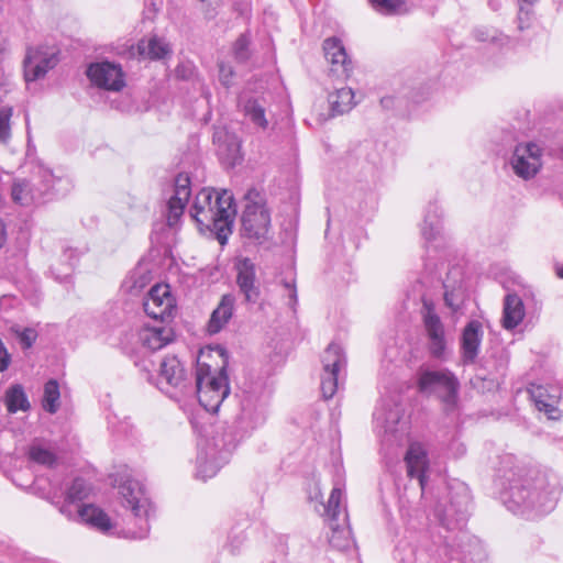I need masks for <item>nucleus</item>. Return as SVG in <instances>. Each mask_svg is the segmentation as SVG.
I'll list each match as a JSON object with an SVG mask.
<instances>
[{
  "label": "nucleus",
  "instance_id": "obj_1",
  "mask_svg": "<svg viewBox=\"0 0 563 563\" xmlns=\"http://www.w3.org/2000/svg\"><path fill=\"white\" fill-rule=\"evenodd\" d=\"M496 485L500 488V498L507 509L529 518L554 509L560 493L558 483H551L539 471L512 466L511 457L503 461Z\"/></svg>",
  "mask_w": 563,
  "mask_h": 563
},
{
  "label": "nucleus",
  "instance_id": "obj_2",
  "mask_svg": "<svg viewBox=\"0 0 563 563\" xmlns=\"http://www.w3.org/2000/svg\"><path fill=\"white\" fill-rule=\"evenodd\" d=\"M471 497L467 488L461 486L459 490L451 496L450 503L441 508H435V516L441 525L449 531L457 530L452 543L445 537V542L452 548L453 558L462 563H483L486 553L481 541L463 530L470 514Z\"/></svg>",
  "mask_w": 563,
  "mask_h": 563
},
{
  "label": "nucleus",
  "instance_id": "obj_3",
  "mask_svg": "<svg viewBox=\"0 0 563 563\" xmlns=\"http://www.w3.org/2000/svg\"><path fill=\"white\" fill-rule=\"evenodd\" d=\"M234 213L233 196L225 189L221 191L209 188L201 189L190 210V214L198 225L213 232L221 244L231 233Z\"/></svg>",
  "mask_w": 563,
  "mask_h": 563
},
{
  "label": "nucleus",
  "instance_id": "obj_4",
  "mask_svg": "<svg viewBox=\"0 0 563 563\" xmlns=\"http://www.w3.org/2000/svg\"><path fill=\"white\" fill-rule=\"evenodd\" d=\"M196 389L199 404L209 412L217 413L220 406L230 395V383L227 373V361L217 374L210 373V366L198 363L196 372Z\"/></svg>",
  "mask_w": 563,
  "mask_h": 563
},
{
  "label": "nucleus",
  "instance_id": "obj_5",
  "mask_svg": "<svg viewBox=\"0 0 563 563\" xmlns=\"http://www.w3.org/2000/svg\"><path fill=\"white\" fill-rule=\"evenodd\" d=\"M419 391L426 396L437 397L446 413L454 412L459 407L460 382L448 368H424L418 375Z\"/></svg>",
  "mask_w": 563,
  "mask_h": 563
},
{
  "label": "nucleus",
  "instance_id": "obj_6",
  "mask_svg": "<svg viewBox=\"0 0 563 563\" xmlns=\"http://www.w3.org/2000/svg\"><path fill=\"white\" fill-rule=\"evenodd\" d=\"M119 494L123 498V505L130 508L135 528L128 530V537L144 539L150 532V518L152 504L146 496L144 486L136 479L126 478L119 485Z\"/></svg>",
  "mask_w": 563,
  "mask_h": 563
},
{
  "label": "nucleus",
  "instance_id": "obj_7",
  "mask_svg": "<svg viewBox=\"0 0 563 563\" xmlns=\"http://www.w3.org/2000/svg\"><path fill=\"white\" fill-rule=\"evenodd\" d=\"M376 429L389 445L400 444L408 432V420L405 410L396 397L382 399L374 412Z\"/></svg>",
  "mask_w": 563,
  "mask_h": 563
},
{
  "label": "nucleus",
  "instance_id": "obj_8",
  "mask_svg": "<svg viewBox=\"0 0 563 563\" xmlns=\"http://www.w3.org/2000/svg\"><path fill=\"white\" fill-rule=\"evenodd\" d=\"M196 476L203 481L213 477L229 462L235 444L225 442L223 438L212 437L198 444Z\"/></svg>",
  "mask_w": 563,
  "mask_h": 563
},
{
  "label": "nucleus",
  "instance_id": "obj_9",
  "mask_svg": "<svg viewBox=\"0 0 563 563\" xmlns=\"http://www.w3.org/2000/svg\"><path fill=\"white\" fill-rule=\"evenodd\" d=\"M245 199L247 202L242 216V232L246 238L262 242L268 238L269 233V210L261 194L255 189H250Z\"/></svg>",
  "mask_w": 563,
  "mask_h": 563
},
{
  "label": "nucleus",
  "instance_id": "obj_10",
  "mask_svg": "<svg viewBox=\"0 0 563 563\" xmlns=\"http://www.w3.org/2000/svg\"><path fill=\"white\" fill-rule=\"evenodd\" d=\"M321 393L325 399L334 396L340 382L344 378L346 356L336 343H331L324 350L322 357Z\"/></svg>",
  "mask_w": 563,
  "mask_h": 563
},
{
  "label": "nucleus",
  "instance_id": "obj_11",
  "mask_svg": "<svg viewBox=\"0 0 563 563\" xmlns=\"http://www.w3.org/2000/svg\"><path fill=\"white\" fill-rule=\"evenodd\" d=\"M342 496V488L339 483H336L331 490L327 505H323V511L329 519V526L331 529V534L329 537L330 545L336 550L345 551L351 548L353 541L351 538V531L349 527L345 526L347 515L344 514L342 523L339 522Z\"/></svg>",
  "mask_w": 563,
  "mask_h": 563
},
{
  "label": "nucleus",
  "instance_id": "obj_12",
  "mask_svg": "<svg viewBox=\"0 0 563 563\" xmlns=\"http://www.w3.org/2000/svg\"><path fill=\"white\" fill-rule=\"evenodd\" d=\"M266 401L254 391H244L240 400V411L234 423L241 437L264 424L266 420Z\"/></svg>",
  "mask_w": 563,
  "mask_h": 563
},
{
  "label": "nucleus",
  "instance_id": "obj_13",
  "mask_svg": "<svg viewBox=\"0 0 563 563\" xmlns=\"http://www.w3.org/2000/svg\"><path fill=\"white\" fill-rule=\"evenodd\" d=\"M421 317L428 339V351L430 355L438 360H443L446 350V339L444 325L435 312L431 300L422 298Z\"/></svg>",
  "mask_w": 563,
  "mask_h": 563
},
{
  "label": "nucleus",
  "instance_id": "obj_14",
  "mask_svg": "<svg viewBox=\"0 0 563 563\" xmlns=\"http://www.w3.org/2000/svg\"><path fill=\"white\" fill-rule=\"evenodd\" d=\"M145 313L155 320L167 322L174 318L177 311L176 302L166 284L154 285L143 301Z\"/></svg>",
  "mask_w": 563,
  "mask_h": 563
},
{
  "label": "nucleus",
  "instance_id": "obj_15",
  "mask_svg": "<svg viewBox=\"0 0 563 563\" xmlns=\"http://www.w3.org/2000/svg\"><path fill=\"white\" fill-rule=\"evenodd\" d=\"M58 63L57 53L48 46H29L23 59L24 79L26 82L45 77Z\"/></svg>",
  "mask_w": 563,
  "mask_h": 563
},
{
  "label": "nucleus",
  "instance_id": "obj_16",
  "mask_svg": "<svg viewBox=\"0 0 563 563\" xmlns=\"http://www.w3.org/2000/svg\"><path fill=\"white\" fill-rule=\"evenodd\" d=\"M510 165L518 177L525 180L533 178L542 167V148L533 142L518 144Z\"/></svg>",
  "mask_w": 563,
  "mask_h": 563
},
{
  "label": "nucleus",
  "instance_id": "obj_17",
  "mask_svg": "<svg viewBox=\"0 0 563 563\" xmlns=\"http://www.w3.org/2000/svg\"><path fill=\"white\" fill-rule=\"evenodd\" d=\"M86 75L92 85L104 90L120 91L125 86L121 65L108 60L91 63Z\"/></svg>",
  "mask_w": 563,
  "mask_h": 563
},
{
  "label": "nucleus",
  "instance_id": "obj_18",
  "mask_svg": "<svg viewBox=\"0 0 563 563\" xmlns=\"http://www.w3.org/2000/svg\"><path fill=\"white\" fill-rule=\"evenodd\" d=\"M236 285L246 303H257L261 298L260 282L256 277V265L249 257L236 258L234 263Z\"/></svg>",
  "mask_w": 563,
  "mask_h": 563
},
{
  "label": "nucleus",
  "instance_id": "obj_19",
  "mask_svg": "<svg viewBox=\"0 0 563 563\" xmlns=\"http://www.w3.org/2000/svg\"><path fill=\"white\" fill-rule=\"evenodd\" d=\"M407 475L411 479L416 478L421 494H423L428 483V472L430 468L429 457L426 449L420 443H411L405 455Z\"/></svg>",
  "mask_w": 563,
  "mask_h": 563
},
{
  "label": "nucleus",
  "instance_id": "obj_20",
  "mask_svg": "<svg viewBox=\"0 0 563 563\" xmlns=\"http://www.w3.org/2000/svg\"><path fill=\"white\" fill-rule=\"evenodd\" d=\"M35 175L37 181L34 184L37 192L41 194L42 202L63 196L69 189V180L67 178L55 175L51 168L44 165L37 166Z\"/></svg>",
  "mask_w": 563,
  "mask_h": 563
},
{
  "label": "nucleus",
  "instance_id": "obj_21",
  "mask_svg": "<svg viewBox=\"0 0 563 563\" xmlns=\"http://www.w3.org/2000/svg\"><path fill=\"white\" fill-rule=\"evenodd\" d=\"M323 51L327 60L331 64L330 73L342 79H346L352 71V60L349 58L342 42L330 37L323 42Z\"/></svg>",
  "mask_w": 563,
  "mask_h": 563
},
{
  "label": "nucleus",
  "instance_id": "obj_22",
  "mask_svg": "<svg viewBox=\"0 0 563 563\" xmlns=\"http://www.w3.org/2000/svg\"><path fill=\"white\" fill-rule=\"evenodd\" d=\"M443 299L453 312L461 309L466 298V287L461 267H452L443 280Z\"/></svg>",
  "mask_w": 563,
  "mask_h": 563
},
{
  "label": "nucleus",
  "instance_id": "obj_23",
  "mask_svg": "<svg viewBox=\"0 0 563 563\" xmlns=\"http://www.w3.org/2000/svg\"><path fill=\"white\" fill-rule=\"evenodd\" d=\"M190 179L188 175L179 174L175 178L174 195L169 198L167 203L168 227H174L178 223L190 197Z\"/></svg>",
  "mask_w": 563,
  "mask_h": 563
},
{
  "label": "nucleus",
  "instance_id": "obj_24",
  "mask_svg": "<svg viewBox=\"0 0 563 563\" xmlns=\"http://www.w3.org/2000/svg\"><path fill=\"white\" fill-rule=\"evenodd\" d=\"M238 107L246 118L257 128L266 130L268 121L266 119V100L264 97L253 95L249 90H243L238 97Z\"/></svg>",
  "mask_w": 563,
  "mask_h": 563
},
{
  "label": "nucleus",
  "instance_id": "obj_25",
  "mask_svg": "<svg viewBox=\"0 0 563 563\" xmlns=\"http://www.w3.org/2000/svg\"><path fill=\"white\" fill-rule=\"evenodd\" d=\"M89 487L85 479L75 478L71 485L67 488L63 501L53 500L52 504L58 507L62 515L69 520L75 519L77 509L84 507L81 501L88 497Z\"/></svg>",
  "mask_w": 563,
  "mask_h": 563
},
{
  "label": "nucleus",
  "instance_id": "obj_26",
  "mask_svg": "<svg viewBox=\"0 0 563 563\" xmlns=\"http://www.w3.org/2000/svg\"><path fill=\"white\" fill-rule=\"evenodd\" d=\"M186 387L185 369L176 356L162 360L159 366V388L173 397L169 388L184 389Z\"/></svg>",
  "mask_w": 563,
  "mask_h": 563
},
{
  "label": "nucleus",
  "instance_id": "obj_27",
  "mask_svg": "<svg viewBox=\"0 0 563 563\" xmlns=\"http://www.w3.org/2000/svg\"><path fill=\"white\" fill-rule=\"evenodd\" d=\"M482 324L477 320L470 321L462 333V357L465 364L475 362L482 342Z\"/></svg>",
  "mask_w": 563,
  "mask_h": 563
},
{
  "label": "nucleus",
  "instance_id": "obj_28",
  "mask_svg": "<svg viewBox=\"0 0 563 563\" xmlns=\"http://www.w3.org/2000/svg\"><path fill=\"white\" fill-rule=\"evenodd\" d=\"M235 297L232 294H225L217 308L212 311L207 330L210 334L219 333L233 316Z\"/></svg>",
  "mask_w": 563,
  "mask_h": 563
},
{
  "label": "nucleus",
  "instance_id": "obj_29",
  "mask_svg": "<svg viewBox=\"0 0 563 563\" xmlns=\"http://www.w3.org/2000/svg\"><path fill=\"white\" fill-rule=\"evenodd\" d=\"M174 330L169 325L144 327L140 332V341L151 351H157L174 340Z\"/></svg>",
  "mask_w": 563,
  "mask_h": 563
},
{
  "label": "nucleus",
  "instance_id": "obj_30",
  "mask_svg": "<svg viewBox=\"0 0 563 563\" xmlns=\"http://www.w3.org/2000/svg\"><path fill=\"white\" fill-rule=\"evenodd\" d=\"M11 198L14 203L27 207L33 203H42L41 194L35 184L25 178H15L11 186Z\"/></svg>",
  "mask_w": 563,
  "mask_h": 563
},
{
  "label": "nucleus",
  "instance_id": "obj_31",
  "mask_svg": "<svg viewBox=\"0 0 563 563\" xmlns=\"http://www.w3.org/2000/svg\"><path fill=\"white\" fill-rule=\"evenodd\" d=\"M75 521L85 522L99 531L107 533L111 530L112 523L109 516L93 505H85L77 509Z\"/></svg>",
  "mask_w": 563,
  "mask_h": 563
},
{
  "label": "nucleus",
  "instance_id": "obj_32",
  "mask_svg": "<svg viewBox=\"0 0 563 563\" xmlns=\"http://www.w3.org/2000/svg\"><path fill=\"white\" fill-rule=\"evenodd\" d=\"M530 397L539 411L544 412L549 419L559 418L558 396L549 394L543 386H532Z\"/></svg>",
  "mask_w": 563,
  "mask_h": 563
},
{
  "label": "nucleus",
  "instance_id": "obj_33",
  "mask_svg": "<svg viewBox=\"0 0 563 563\" xmlns=\"http://www.w3.org/2000/svg\"><path fill=\"white\" fill-rule=\"evenodd\" d=\"M525 317L521 298L516 294H508L504 302L503 325L507 330L515 329Z\"/></svg>",
  "mask_w": 563,
  "mask_h": 563
},
{
  "label": "nucleus",
  "instance_id": "obj_34",
  "mask_svg": "<svg viewBox=\"0 0 563 563\" xmlns=\"http://www.w3.org/2000/svg\"><path fill=\"white\" fill-rule=\"evenodd\" d=\"M136 48L140 56L150 59H162L170 53L169 45L157 36L147 41L141 40Z\"/></svg>",
  "mask_w": 563,
  "mask_h": 563
},
{
  "label": "nucleus",
  "instance_id": "obj_35",
  "mask_svg": "<svg viewBox=\"0 0 563 563\" xmlns=\"http://www.w3.org/2000/svg\"><path fill=\"white\" fill-rule=\"evenodd\" d=\"M441 231V210L437 203H430L421 227L422 236L426 241H432Z\"/></svg>",
  "mask_w": 563,
  "mask_h": 563
},
{
  "label": "nucleus",
  "instance_id": "obj_36",
  "mask_svg": "<svg viewBox=\"0 0 563 563\" xmlns=\"http://www.w3.org/2000/svg\"><path fill=\"white\" fill-rule=\"evenodd\" d=\"M333 113L343 114L354 106V92L349 87H342L328 97Z\"/></svg>",
  "mask_w": 563,
  "mask_h": 563
},
{
  "label": "nucleus",
  "instance_id": "obj_37",
  "mask_svg": "<svg viewBox=\"0 0 563 563\" xmlns=\"http://www.w3.org/2000/svg\"><path fill=\"white\" fill-rule=\"evenodd\" d=\"M27 457L32 463L44 467H53L57 463V456L53 450L41 442H33L27 450Z\"/></svg>",
  "mask_w": 563,
  "mask_h": 563
},
{
  "label": "nucleus",
  "instance_id": "obj_38",
  "mask_svg": "<svg viewBox=\"0 0 563 563\" xmlns=\"http://www.w3.org/2000/svg\"><path fill=\"white\" fill-rule=\"evenodd\" d=\"M5 406L8 411L11 413L16 412L18 410H29L30 402L21 385H13L7 390Z\"/></svg>",
  "mask_w": 563,
  "mask_h": 563
},
{
  "label": "nucleus",
  "instance_id": "obj_39",
  "mask_svg": "<svg viewBox=\"0 0 563 563\" xmlns=\"http://www.w3.org/2000/svg\"><path fill=\"white\" fill-rule=\"evenodd\" d=\"M59 386L55 379L48 380L44 386L43 408L49 413H55L59 407Z\"/></svg>",
  "mask_w": 563,
  "mask_h": 563
},
{
  "label": "nucleus",
  "instance_id": "obj_40",
  "mask_svg": "<svg viewBox=\"0 0 563 563\" xmlns=\"http://www.w3.org/2000/svg\"><path fill=\"white\" fill-rule=\"evenodd\" d=\"M372 8L383 15H396L404 12L405 0H368Z\"/></svg>",
  "mask_w": 563,
  "mask_h": 563
},
{
  "label": "nucleus",
  "instance_id": "obj_41",
  "mask_svg": "<svg viewBox=\"0 0 563 563\" xmlns=\"http://www.w3.org/2000/svg\"><path fill=\"white\" fill-rule=\"evenodd\" d=\"M13 108L3 106L0 108V143L8 144L11 140V118Z\"/></svg>",
  "mask_w": 563,
  "mask_h": 563
},
{
  "label": "nucleus",
  "instance_id": "obj_42",
  "mask_svg": "<svg viewBox=\"0 0 563 563\" xmlns=\"http://www.w3.org/2000/svg\"><path fill=\"white\" fill-rule=\"evenodd\" d=\"M11 331L16 335L23 349H30L37 339V332L33 328L13 325Z\"/></svg>",
  "mask_w": 563,
  "mask_h": 563
},
{
  "label": "nucleus",
  "instance_id": "obj_43",
  "mask_svg": "<svg viewBox=\"0 0 563 563\" xmlns=\"http://www.w3.org/2000/svg\"><path fill=\"white\" fill-rule=\"evenodd\" d=\"M250 40L246 34H242L239 36V38L235 41L233 45V54L234 58L239 63H245L250 58Z\"/></svg>",
  "mask_w": 563,
  "mask_h": 563
},
{
  "label": "nucleus",
  "instance_id": "obj_44",
  "mask_svg": "<svg viewBox=\"0 0 563 563\" xmlns=\"http://www.w3.org/2000/svg\"><path fill=\"white\" fill-rule=\"evenodd\" d=\"M219 67V80L222 86L225 88H230L233 85V79L235 77V71L233 67L224 62H220L218 64Z\"/></svg>",
  "mask_w": 563,
  "mask_h": 563
},
{
  "label": "nucleus",
  "instance_id": "obj_45",
  "mask_svg": "<svg viewBox=\"0 0 563 563\" xmlns=\"http://www.w3.org/2000/svg\"><path fill=\"white\" fill-rule=\"evenodd\" d=\"M475 35L476 38L482 42L498 43L499 45H504L506 42H508L507 36L503 34H497L496 31L476 30Z\"/></svg>",
  "mask_w": 563,
  "mask_h": 563
},
{
  "label": "nucleus",
  "instance_id": "obj_46",
  "mask_svg": "<svg viewBox=\"0 0 563 563\" xmlns=\"http://www.w3.org/2000/svg\"><path fill=\"white\" fill-rule=\"evenodd\" d=\"M13 431L0 427V454H9L12 448Z\"/></svg>",
  "mask_w": 563,
  "mask_h": 563
},
{
  "label": "nucleus",
  "instance_id": "obj_47",
  "mask_svg": "<svg viewBox=\"0 0 563 563\" xmlns=\"http://www.w3.org/2000/svg\"><path fill=\"white\" fill-rule=\"evenodd\" d=\"M240 147H241L240 142L233 136L230 137V142L228 145V148H229L228 161H229V164L232 166L238 164L241 159Z\"/></svg>",
  "mask_w": 563,
  "mask_h": 563
},
{
  "label": "nucleus",
  "instance_id": "obj_48",
  "mask_svg": "<svg viewBox=\"0 0 563 563\" xmlns=\"http://www.w3.org/2000/svg\"><path fill=\"white\" fill-rule=\"evenodd\" d=\"M245 538L242 534H234L230 537V540L227 544V549L233 555L239 554L244 544Z\"/></svg>",
  "mask_w": 563,
  "mask_h": 563
},
{
  "label": "nucleus",
  "instance_id": "obj_49",
  "mask_svg": "<svg viewBox=\"0 0 563 563\" xmlns=\"http://www.w3.org/2000/svg\"><path fill=\"white\" fill-rule=\"evenodd\" d=\"M284 287L287 290V296L289 299L288 305L290 307H294L297 303V289L295 286V282H285Z\"/></svg>",
  "mask_w": 563,
  "mask_h": 563
},
{
  "label": "nucleus",
  "instance_id": "obj_50",
  "mask_svg": "<svg viewBox=\"0 0 563 563\" xmlns=\"http://www.w3.org/2000/svg\"><path fill=\"white\" fill-rule=\"evenodd\" d=\"M529 14H530V10L529 9L526 10L523 5H520L519 14H518L519 30L522 31L526 27H528Z\"/></svg>",
  "mask_w": 563,
  "mask_h": 563
},
{
  "label": "nucleus",
  "instance_id": "obj_51",
  "mask_svg": "<svg viewBox=\"0 0 563 563\" xmlns=\"http://www.w3.org/2000/svg\"><path fill=\"white\" fill-rule=\"evenodd\" d=\"M10 363V355L4 347L2 341L0 340V372H3L8 368Z\"/></svg>",
  "mask_w": 563,
  "mask_h": 563
},
{
  "label": "nucleus",
  "instance_id": "obj_52",
  "mask_svg": "<svg viewBox=\"0 0 563 563\" xmlns=\"http://www.w3.org/2000/svg\"><path fill=\"white\" fill-rule=\"evenodd\" d=\"M5 242H7L5 224L0 219V249L5 244Z\"/></svg>",
  "mask_w": 563,
  "mask_h": 563
},
{
  "label": "nucleus",
  "instance_id": "obj_53",
  "mask_svg": "<svg viewBox=\"0 0 563 563\" xmlns=\"http://www.w3.org/2000/svg\"><path fill=\"white\" fill-rule=\"evenodd\" d=\"M67 253H69V257H68V258H69V261H70V262H69V266H74V264H75V262H76V260H77V257H78V253H77V251H76V250H73V249H67V250L65 251V254H67Z\"/></svg>",
  "mask_w": 563,
  "mask_h": 563
},
{
  "label": "nucleus",
  "instance_id": "obj_54",
  "mask_svg": "<svg viewBox=\"0 0 563 563\" xmlns=\"http://www.w3.org/2000/svg\"><path fill=\"white\" fill-rule=\"evenodd\" d=\"M203 3H207L208 7H218L221 3V0H200Z\"/></svg>",
  "mask_w": 563,
  "mask_h": 563
},
{
  "label": "nucleus",
  "instance_id": "obj_55",
  "mask_svg": "<svg viewBox=\"0 0 563 563\" xmlns=\"http://www.w3.org/2000/svg\"><path fill=\"white\" fill-rule=\"evenodd\" d=\"M393 101H394V100H393V98H391V97H386V98H383V99L380 100V102H382L383 107H385V108H389V107L391 106Z\"/></svg>",
  "mask_w": 563,
  "mask_h": 563
},
{
  "label": "nucleus",
  "instance_id": "obj_56",
  "mask_svg": "<svg viewBox=\"0 0 563 563\" xmlns=\"http://www.w3.org/2000/svg\"><path fill=\"white\" fill-rule=\"evenodd\" d=\"M555 273L559 278L563 279V265H555Z\"/></svg>",
  "mask_w": 563,
  "mask_h": 563
},
{
  "label": "nucleus",
  "instance_id": "obj_57",
  "mask_svg": "<svg viewBox=\"0 0 563 563\" xmlns=\"http://www.w3.org/2000/svg\"><path fill=\"white\" fill-rule=\"evenodd\" d=\"M489 5L493 10H497L499 8V2L497 0H490Z\"/></svg>",
  "mask_w": 563,
  "mask_h": 563
},
{
  "label": "nucleus",
  "instance_id": "obj_58",
  "mask_svg": "<svg viewBox=\"0 0 563 563\" xmlns=\"http://www.w3.org/2000/svg\"><path fill=\"white\" fill-rule=\"evenodd\" d=\"M25 124H26L27 136L30 137V120H29L27 113H25Z\"/></svg>",
  "mask_w": 563,
  "mask_h": 563
},
{
  "label": "nucleus",
  "instance_id": "obj_59",
  "mask_svg": "<svg viewBox=\"0 0 563 563\" xmlns=\"http://www.w3.org/2000/svg\"><path fill=\"white\" fill-rule=\"evenodd\" d=\"M537 1H538V0H520V2L526 3V4H528V5H532V4H534Z\"/></svg>",
  "mask_w": 563,
  "mask_h": 563
},
{
  "label": "nucleus",
  "instance_id": "obj_60",
  "mask_svg": "<svg viewBox=\"0 0 563 563\" xmlns=\"http://www.w3.org/2000/svg\"><path fill=\"white\" fill-rule=\"evenodd\" d=\"M559 157H560L561 159H563V146L560 148Z\"/></svg>",
  "mask_w": 563,
  "mask_h": 563
},
{
  "label": "nucleus",
  "instance_id": "obj_61",
  "mask_svg": "<svg viewBox=\"0 0 563 563\" xmlns=\"http://www.w3.org/2000/svg\"><path fill=\"white\" fill-rule=\"evenodd\" d=\"M219 353L221 356H224V350L223 349H219Z\"/></svg>",
  "mask_w": 563,
  "mask_h": 563
},
{
  "label": "nucleus",
  "instance_id": "obj_62",
  "mask_svg": "<svg viewBox=\"0 0 563 563\" xmlns=\"http://www.w3.org/2000/svg\"><path fill=\"white\" fill-rule=\"evenodd\" d=\"M423 98H416L415 101L416 102H419L420 100H422Z\"/></svg>",
  "mask_w": 563,
  "mask_h": 563
},
{
  "label": "nucleus",
  "instance_id": "obj_63",
  "mask_svg": "<svg viewBox=\"0 0 563 563\" xmlns=\"http://www.w3.org/2000/svg\"><path fill=\"white\" fill-rule=\"evenodd\" d=\"M207 15H208L209 18H212V16H213V14H210V13H209V11H207Z\"/></svg>",
  "mask_w": 563,
  "mask_h": 563
}]
</instances>
